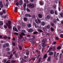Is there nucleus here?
Listing matches in <instances>:
<instances>
[{"instance_id":"17","label":"nucleus","mask_w":63,"mask_h":63,"mask_svg":"<svg viewBox=\"0 0 63 63\" xmlns=\"http://www.w3.org/2000/svg\"><path fill=\"white\" fill-rule=\"evenodd\" d=\"M50 30L52 32H53L54 31V29L53 28L51 27L50 28Z\"/></svg>"},{"instance_id":"43","label":"nucleus","mask_w":63,"mask_h":63,"mask_svg":"<svg viewBox=\"0 0 63 63\" xmlns=\"http://www.w3.org/2000/svg\"><path fill=\"white\" fill-rule=\"evenodd\" d=\"M8 24H9V25H10L11 24V23H12V22H11V21H8Z\"/></svg>"},{"instance_id":"33","label":"nucleus","mask_w":63,"mask_h":63,"mask_svg":"<svg viewBox=\"0 0 63 63\" xmlns=\"http://www.w3.org/2000/svg\"><path fill=\"white\" fill-rule=\"evenodd\" d=\"M0 25H3V22L2 21H0Z\"/></svg>"},{"instance_id":"7","label":"nucleus","mask_w":63,"mask_h":63,"mask_svg":"<svg viewBox=\"0 0 63 63\" xmlns=\"http://www.w3.org/2000/svg\"><path fill=\"white\" fill-rule=\"evenodd\" d=\"M6 25L8 27V28H9V29L11 28V25L7 23H6Z\"/></svg>"},{"instance_id":"41","label":"nucleus","mask_w":63,"mask_h":63,"mask_svg":"<svg viewBox=\"0 0 63 63\" xmlns=\"http://www.w3.org/2000/svg\"><path fill=\"white\" fill-rule=\"evenodd\" d=\"M26 10L28 12H30V9H29L28 8H27Z\"/></svg>"},{"instance_id":"40","label":"nucleus","mask_w":63,"mask_h":63,"mask_svg":"<svg viewBox=\"0 0 63 63\" xmlns=\"http://www.w3.org/2000/svg\"><path fill=\"white\" fill-rule=\"evenodd\" d=\"M61 48V47L60 46H58L57 47V49L59 50Z\"/></svg>"},{"instance_id":"44","label":"nucleus","mask_w":63,"mask_h":63,"mask_svg":"<svg viewBox=\"0 0 63 63\" xmlns=\"http://www.w3.org/2000/svg\"><path fill=\"white\" fill-rule=\"evenodd\" d=\"M41 58H39V60H38V62L39 63H40V62H41Z\"/></svg>"},{"instance_id":"45","label":"nucleus","mask_w":63,"mask_h":63,"mask_svg":"<svg viewBox=\"0 0 63 63\" xmlns=\"http://www.w3.org/2000/svg\"><path fill=\"white\" fill-rule=\"evenodd\" d=\"M0 7L1 8H3L4 7V5H3V4H2L0 5Z\"/></svg>"},{"instance_id":"15","label":"nucleus","mask_w":63,"mask_h":63,"mask_svg":"<svg viewBox=\"0 0 63 63\" xmlns=\"http://www.w3.org/2000/svg\"><path fill=\"white\" fill-rule=\"evenodd\" d=\"M18 9V7H16L15 9L14 10V11L15 12H16V10H17Z\"/></svg>"},{"instance_id":"5","label":"nucleus","mask_w":63,"mask_h":63,"mask_svg":"<svg viewBox=\"0 0 63 63\" xmlns=\"http://www.w3.org/2000/svg\"><path fill=\"white\" fill-rule=\"evenodd\" d=\"M63 13H61L60 14V15H59L58 17L59 18H61V17H63Z\"/></svg>"},{"instance_id":"57","label":"nucleus","mask_w":63,"mask_h":63,"mask_svg":"<svg viewBox=\"0 0 63 63\" xmlns=\"http://www.w3.org/2000/svg\"><path fill=\"white\" fill-rule=\"evenodd\" d=\"M16 51H14V52L13 53V54L14 55V54H16Z\"/></svg>"},{"instance_id":"18","label":"nucleus","mask_w":63,"mask_h":63,"mask_svg":"<svg viewBox=\"0 0 63 63\" xmlns=\"http://www.w3.org/2000/svg\"><path fill=\"white\" fill-rule=\"evenodd\" d=\"M28 27L29 28H30L31 27V24H29L28 25Z\"/></svg>"},{"instance_id":"46","label":"nucleus","mask_w":63,"mask_h":63,"mask_svg":"<svg viewBox=\"0 0 63 63\" xmlns=\"http://www.w3.org/2000/svg\"><path fill=\"white\" fill-rule=\"evenodd\" d=\"M7 54L9 55H11V52L10 51H9L7 52Z\"/></svg>"},{"instance_id":"58","label":"nucleus","mask_w":63,"mask_h":63,"mask_svg":"<svg viewBox=\"0 0 63 63\" xmlns=\"http://www.w3.org/2000/svg\"><path fill=\"white\" fill-rule=\"evenodd\" d=\"M21 34L23 36H25V34L23 32L21 33Z\"/></svg>"},{"instance_id":"38","label":"nucleus","mask_w":63,"mask_h":63,"mask_svg":"<svg viewBox=\"0 0 63 63\" xmlns=\"http://www.w3.org/2000/svg\"><path fill=\"white\" fill-rule=\"evenodd\" d=\"M11 62L12 63H16V61L14 60H12L11 61Z\"/></svg>"},{"instance_id":"52","label":"nucleus","mask_w":63,"mask_h":63,"mask_svg":"<svg viewBox=\"0 0 63 63\" xmlns=\"http://www.w3.org/2000/svg\"><path fill=\"white\" fill-rule=\"evenodd\" d=\"M6 47V44H4L3 46V48H5V47Z\"/></svg>"},{"instance_id":"53","label":"nucleus","mask_w":63,"mask_h":63,"mask_svg":"<svg viewBox=\"0 0 63 63\" xmlns=\"http://www.w3.org/2000/svg\"><path fill=\"white\" fill-rule=\"evenodd\" d=\"M56 52H54V57H55V56H56Z\"/></svg>"},{"instance_id":"32","label":"nucleus","mask_w":63,"mask_h":63,"mask_svg":"<svg viewBox=\"0 0 63 63\" xmlns=\"http://www.w3.org/2000/svg\"><path fill=\"white\" fill-rule=\"evenodd\" d=\"M26 54L27 55H29V51H26Z\"/></svg>"},{"instance_id":"21","label":"nucleus","mask_w":63,"mask_h":63,"mask_svg":"<svg viewBox=\"0 0 63 63\" xmlns=\"http://www.w3.org/2000/svg\"><path fill=\"white\" fill-rule=\"evenodd\" d=\"M22 26L24 27L26 26V24L25 23H23L22 24Z\"/></svg>"},{"instance_id":"3","label":"nucleus","mask_w":63,"mask_h":63,"mask_svg":"<svg viewBox=\"0 0 63 63\" xmlns=\"http://www.w3.org/2000/svg\"><path fill=\"white\" fill-rule=\"evenodd\" d=\"M32 25L33 26H34L35 28H38L39 27L38 24H36V23L34 22L32 24Z\"/></svg>"},{"instance_id":"12","label":"nucleus","mask_w":63,"mask_h":63,"mask_svg":"<svg viewBox=\"0 0 63 63\" xmlns=\"http://www.w3.org/2000/svg\"><path fill=\"white\" fill-rule=\"evenodd\" d=\"M19 35L20 36L18 37L19 39H22V38H23V36L22 35L19 34Z\"/></svg>"},{"instance_id":"30","label":"nucleus","mask_w":63,"mask_h":63,"mask_svg":"<svg viewBox=\"0 0 63 63\" xmlns=\"http://www.w3.org/2000/svg\"><path fill=\"white\" fill-rule=\"evenodd\" d=\"M36 58H37V56L36 55H35L33 57V58L32 59L33 60H35V59Z\"/></svg>"},{"instance_id":"39","label":"nucleus","mask_w":63,"mask_h":63,"mask_svg":"<svg viewBox=\"0 0 63 63\" xmlns=\"http://www.w3.org/2000/svg\"><path fill=\"white\" fill-rule=\"evenodd\" d=\"M5 7H6V8H7V7H8V3H6V4H5Z\"/></svg>"},{"instance_id":"19","label":"nucleus","mask_w":63,"mask_h":63,"mask_svg":"<svg viewBox=\"0 0 63 63\" xmlns=\"http://www.w3.org/2000/svg\"><path fill=\"white\" fill-rule=\"evenodd\" d=\"M26 7V3H25L23 4V7L24 9H25Z\"/></svg>"},{"instance_id":"25","label":"nucleus","mask_w":63,"mask_h":63,"mask_svg":"<svg viewBox=\"0 0 63 63\" xmlns=\"http://www.w3.org/2000/svg\"><path fill=\"white\" fill-rule=\"evenodd\" d=\"M32 18H34V19L35 18V15H32Z\"/></svg>"},{"instance_id":"56","label":"nucleus","mask_w":63,"mask_h":63,"mask_svg":"<svg viewBox=\"0 0 63 63\" xmlns=\"http://www.w3.org/2000/svg\"><path fill=\"white\" fill-rule=\"evenodd\" d=\"M4 28H5V29L7 28L8 27H7V26L6 25H4Z\"/></svg>"},{"instance_id":"8","label":"nucleus","mask_w":63,"mask_h":63,"mask_svg":"<svg viewBox=\"0 0 63 63\" xmlns=\"http://www.w3.org/2000/svg\"><path fill=\"white\" fill-rule=\"evenodd\" d=\"M28 31L29 33H32L33 31V30L32 29H29Z\"/></svg>"},{"instance_id":"59","label":"nucleus","mask_w":63,"mask_h":63,"mask_svg":"<svg viewBox=\"0 0 63 63\" xmlns=\"http://www.w3.org/2000/svg\"><path fill=\"white\" fill-rule=\"evenodd\" d=\"M6 50L7 51H10V49L9 48H7L6 49Z\"/></svg>"},{"instance_id":"9","label":"nucleus","mask_w":63,"mask_h":63,"mask_svg":"<svg viewBox=\"0 0 63 63\" xmlns=\"http://www.w3.org/2000/svg\"><path fill=\"white\" fill-rule=\"evenodd\" d=\"M50 14H51L52 15H53V14H54V10H50Z\"/></svg>"},{"instance_id":"29","label":"nucleus","mask_w":63,"mask_h":63,"mask_svg":"<svg viewBox=\"0 0 63 63\" xmlns=\"http://www.w3.org/2000/svg\"><path fill=\"white\" fill-rule=\"evenodd\" d=\"M50 25H51V26H54V23H51Z\"/></svg>"},{"instance_id":"4","label":"nucleus","mask_w":63,"mask_h":63,"mask_svg":"<svg viewBox=\"0 0 63 63\" xmlns=\"http://www.w3.org/2000/svg\"><path fill=\"white\" fill-rule=\"evenodd\" d=\"M35 22L37 24H38V23H41V20L38 19H37L36 20Z\"/></svg>"},{"instance_id":"23","label":"nucleus","mask_w":63,"mask_h":63,"mask_svg":"<svg viewBox=\"0 0 63 63\" xmlns=\"http://www.w3.org/2000/svg\"><path fill=\"white\" fill-rule=\"evenodd\" d=\"M38 32H39L40 33H42V32H43V31H42V30L40 29H39L38 30Z\"/></svg>"},{"instance_id":"27","label":"nucleus","mask_w":63,"mask_h":63,"mask_svg":"<svg viewBox=\"0 0 63 63\" xmlns=\"http://www.w3.org/2000/svg\"><path fill=\"white\" fill-rule=\"evenodd\" d=\"M51 58V57L50 56L47 59V61L48 62H49V61H50V59Z\"/></svg>"},{"instance_id":"34","label":"nucleus","mask_w":63,"mask_h":63,"mask_svg":"<svg viewBox=\"0 0 63 63\" xmlns=\"http://www.w3.org/2000/svg\"><path fill=\"white\" fill-rule=\"evenodd\" d=\"M50 27V25H48L47 26V29H49Z\"/></svg>"},{"instance_id":"28","label":"nucleus","mask_w":63,"mask_h":63,"mask_svg":"<svg viewBox=\"0 0 63 63\" xmlns=\"http://www.w3.org/2000/svg\"><path fill=\"white\" fill-rule=\"evenodd\" d=\"M33 34H38V32L37 31H35L33 32Z\"/></svg>"},{"instance_id":"20","label":"nucleus","mask_w":63,"mask_h":63,"mask_svg":"<svg viewBox=\"0 0 63 63\" xmlns=\"http://www.w3.org/2000/svg\"><path fill=\"white\" fill-rule=\"evenodd\" d=\"M53 22L55 24H56L57 23V21L55 19H54L53 20Z\"/></svg>"},{"instance_id":"55","label":"nucleus","mask_w":63,"mask_h":63,"mask_svg":"<svg viewBox=\"0 0 63 63\" xmlns=\"http://www.w3.org/2000/svg\"><path fill=\"white\" fill-rule=\"evenodd\" d=\"M14 34H15V35H18V33L17 32H14Z\"/></svg>"},{"instance_id":"63","label":"nucleus","mask_w":63,"mask_h":63,"mask_svg":"<svg viewBox=\"0 0 63 63\" xmlns=\"http://www.w3.org/2000/svg\"><path fill=\"white\" fill-rule=\"evenodd\" d=\"M55 3H56V4H57V3L58 2V0H55Z\"/></svg>"},{"instance_id":"50","label":"nucleus","mask_w":63,"mask_h":63,"mask_svg":"<svg viewBox=\"0 0 63 63\" xmlns=\"http://www.w3.org/2000/svg\"><path fill=\"white\" fill-rule=\"evenodd\" d=\"M55 15H57L58 14H57V11L56 10L55 12Z\"/></svg>"},{"instance_id":"26","label":"nucleus","mask_w":63,"mask_h":63,"mask_svg":"<svg viewBox=\"0 0 63 63\" xmlns=\"http://www.w3.org/2000/svg\"><path fill=\"white\" fill-rule=\"evenodd\" d=\"M17 28L18 30H20V28H21V27L19 25L17 26Z\"/></svg>"},{"instance_id":"31","label":"nucleus","mask_w":63,"mask_h":63,"mask_svg":"<svg viewBox=\"0 0 63 63\" xmlns=\"http://www.w3.org/2000/svg\"><path fill=\"white\" fill-rule=\"evenodd\" d=\"M13 56V54H11L10 55L9 58V59H10L12 58V56Z\"/></svg>"},{"instance_id":"13","label":"nucleus","mask_w":63,"mask_h":63,"mask_svg":"<svg viewBox=\"0 0 63 63\" xmlns=\"http://www.w3.org/2000/svg\"><path fill=\"white\" fill-rule=\"evenodd\" d=\"M53 54V52H50L49 53V55H50H50H52Z\"/></svg>"},{"instance_id":"61","label":"nucleus","mask_w":63,"mask_h":63,"mask_svg":"<svg viewBox=\"0 0 63 63\" xmlns=\"http://www.w3.org/2000/svg\"><path fill=\"white\" fill-rule=\"evenodd\" d=\"M15 31L16 32H18V31H17V29H16V28H15Z\"/></svg>"},{"instance_id":"1","label":"nucleus","mask_w":63,"mask_h":63,"mask_svg":"<svg viewBox=\"0 0 63 63\" xmlns=\"http://www.w3.org/2000/svg\"><path fill=\"white\" fill-rule=\"evenodd\" d=\"M27 7L29 8H34L35 7V5L33 3H29L27 5Z\"/></svg>"},{"instance_id":"37","label":"nucleus","mask_w":63,"mask_h":63,"mask_svg":"<svg viewBox=\"0 0 63 63\" xmlns=\"http://www.w3.org/2000/svg\"><path fill=\"white\" fill-rule=\"evenodd\" d=\"M47 57V54H46L44 55V59H45L46 57Z\"/></svg>"},{"instance_id":"11","label":"nucleus","mask_w":63,"mask_h":63,"mask_svg":"<svg viewBox=\"0 0 63 63\" xmlns=\"http://www.w3.org/2000/svg\"><path fill=\"white\" fill-rule=\"evenodd\" d=\"M38 16L39 18H42V17H43V15L41 14H39L38 15Z\"/></svg>"},{"instance_id":"60","label":"nucleus","mask_w":63,"mask_h":63,"mask_svg":"<svg viewBox=\"0 0 63 63\" xmlns=\"http://www.w3.org/2000/svg\"><path fill=\"white\" fill-rule=\"evenodd\" d=\"M15 57H17V56H18L17 54H15Z\"/></svg>"},{"instance_id":"48","label":"nucleus","mask_w":63,"mask_h":63,"mask_svg":"<svg viewBox=\"0 0 63 63\" xmlns=\"http://www.w3.org/2000/svg\"><path fill=\"white\" fill-rule=\"evenodd\" d=\"M31 43L32 46H34V44H35V41L34 42H32Z\"/></svg>"},{"instance_id":"2","label":"nucleus","mask_w":63,"mask_h":63,"mask_svg":"<svg viewBox=\"0 0 63 63\" xmlns=\"http://www.w3.org/2000/svg\"><path fill=\"white\" fill-rule=\"evenodd\" d=\"M47 39H44L42 41V46L43 47H44L45 46H46V45L45 44V43L46 42H47Z\"/></svg>"},{"instance_id":"36","label":"nucleus","mask_w":63,"mask_h":63,"mask_svg":"<svg viewBox=\"0 0 63 63\" xmlns=\"http://www.w3.org/2000/svg\"><path fill=\"white\" fill-rule=\"evenodd\" d=\"M47 19H50V16H49V15H48L47 16Z\"/></svg>"},{"instance_id":"22","label":"nucleus","mask_w":63,"mask_h":63,"mask_svg":"<svg viewBox=\"0 0 63 63\" xmlns=\"http://www.w3.org/2000/svg\"><path fill=\"white\" fill-rule=\"evenodd\" d=\"M23 19L25 21H26L27 20V18L26 17H24Z\"/></svg>"},{"instance_id":"10","label":"nucleus","mask_w":63,"mask_h":63,"mask_svg":"<svg viewBox=\"0 0 63 63\" xmlns=\"http://www.w3.org/2000/svg\"><path fill=\"white\" fill-rule=\"evenodd\" d=\"M19 3L20 5H21L23 3V2L22 1V0H20L19 2Z\"/></svg>"},{"instance_id":"47","label":"nucleus","mask_w":63,"mask_h":63,"mask_svg":"<svg viewBox=\"0 0 63 63\" xmlns=\"http://www.w3.org/2000/svg\"><path fill=\"white\" fill-rule=\"evenodd\" d=\"M12 45L13 46H16V44H15V43L14 42L12 43Z\"/></svg>"},{"instance_id":"24","label":"nucleus","mask_w":63,"mask_h":63,"mask_svg":"<svg viewBox=\"0 0 63 63\" xmlns=\"http://www.w3.org/2000/svg\"><path fill=\"white\" fill-rule=\"evenodd\" d=\"M39 4L40 5H43V2L40 1L39 2Z\"/></svg>"},{"instance_id":"6","label":"nucleus","mask_w":63,"mask_h":63,"mask_svg":"<svg viewBox=\"0 0 63 63\" xmlns=\"http://www.w3.org/2000/svg\"><path fill=\"white\" fill-rule=\"evenodd\" d=\"M29 41L30 42H35V40L34 38H31V39H30Z\"/></svg>"},{"instance_id":"35","label":"nucleus","mask_w":63,"mask_h":63,"mask_svg":"<svg viewBox=\"0 0 63 63\" xmlns=\"http://www.w3.org/2000/svg\"><path fill=\"white\" fill-rule=\"evenodd\" d=\"M5 45L6 47H9V46H10L9 45V44L8 43H7L5 44Z\"/></svg>"},{"instance_id":"16","label":"nucleus","mask_w":63,"mask_h":63,"mask_svg":"<svg viewBox=\"0 0 63 63\" xmlns=\"http://www.w3.org/2000/svg\"><path fill=\"white\" fill-rule=\"evenodd\" d=\"M42 26H45V22L44 21H42L41 22Z\"/></svg>"},{"instance_id":"51","label":"nucleus","mask_w":63,"mask_h":63,"mask_svg":"<svg viewBox=\"0 0 63 63\" xmlns=\"http://www.w3.org/2000/svg\"><path fill=\"white\" fill-rule=\"evenodd\" d=\"M58 56H56L55 57V59L57 60H58Z\"/></svg>"},{"instance_id":"49","label":"nucleus","mask_w":63,"mask_h":63,"mask_svg":"<svg viewBox=\"0 0 63 63\" xmlns=\"http://www.w3.org/2000/svg\"><path fill=\"white\" fill-rule=\"evenodd\" d=\"M60 37L61 38H63V34H61L60 35Z\"/></svg>"},{"instance_id":"14","label":"nucleus","mask_w":63,"mask_h":63,"mask_svg":"<svg viewBox=\"0 0 63 63\" xmlns=\"http://www.w3.org/2000/svg\"><path fill=\"white\" fill-rule=\"evenodd\" d=\"M18 47L20 50H21L22 49V47H21L20 46H18Z\"/></svg>"},{"instance_id":"62","label":"nucleus","mask_w":63,"mask_h":63,"mask_svg":"<svg viewBox=\"0 0 63 63\" xmlns=\"http://www.w3.org/2000/svg\"><path fill=\"white\" fill-rule=\"evenodd\" d=\"M56 39L57 40H59V38H58L57 37H56Z\"/></svg>"},{"instance_id":"54","label":"nucleus","mask_w":63,"mask_h":63,"mask_svg":"<svg viewBox=\"0 0 63 63\" xmlns=\"http://www.w3.org/2000/svg\"><path fill=\"white\" fill-rule=\"evenodd\" d=\"M25 17H28V14H25Z\"/></svg>"},{"instance_id":"64","label":"nucleus","mask_w":63,"mask_h":63,"mask_svg":"<svg viewBox=\"0 0 63 63\" xmlns=\"http://www.w3.org/2000/svg\"><path fill=\"white\" fill-rule=\"evenodd\" d=\"M3 62L4 63H5L6 62V60H3Z\"/></svg>"},{"instance_id":"42","label":"nucleus","mask_w":63,"mask_h":63,"mask_svg":"<svg viewBox=\"0 0 63 63\" xmlns=\"http://www.w3.org/2000/svg\"><path fill=\"white\" fill-rule=\"evenodd\" d=\"M38 48L39 49H41V48H42V47L40 44L38 45Z\"/></svg>"}]
</instances>
